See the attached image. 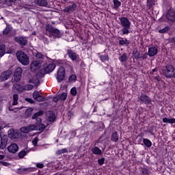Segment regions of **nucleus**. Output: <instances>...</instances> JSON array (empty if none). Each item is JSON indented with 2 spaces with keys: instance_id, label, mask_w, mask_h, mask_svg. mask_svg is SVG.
I'll return each instance as SVG.
<instances>
[{
  "instance_id": "obj_1",
  "label": "nucleus",
  "mask_w": 175,
  "mask_h": 175,
  "mask_svg": "<svg viewBox=\"0 0 175 175\" xmlns=\"http://www.w3.org/2000/svg\"><path fill=\"white\" fill-rule=\"evenodd\" d=\"M162 75L165 79H175V67L172 64H167L161 69Z\"/></svg>"
},
{
  "instance_id": "obj_2",
  "label": "nucleus",
  "mask_w": 175,
  "mask_h": 175,
  "mask_svg": "<svg viewBox=\"0 0 175 175\" xmlns=\"http://www.w3.org/2000/svg\"><path fill=\"white\" fill-rule=\"evenodd\" d=\"M120 21V25L122 29L120 30L122 35H129V29H131V21L127 17L122 16L118 18Z\"/></svg>"
},
{
  "instance_id": "obj_3",
  "label": "nucleus",
  "mask_w": 175,
  "mask_h": 175,
  "mask_svg": "<svg viewBox=\"0 0 175 175\" xmlns=\"http://www.w3.org/2000/svg\"><path fill=\"white\" fill-rule=\"evenodd\" d=\"M16 58L22 65L27 66L29 65V57L23 51H19L16 53Z\"/></svg>"
},
{
  "instance_id": "obj_4",
  "label": "nucleus",
  "mask_w": 175,
  "mask_h": 175,
  "mask_svg": "<svg viewBox=\"0 0 175 175\" xmlns=\"http://www.w3.org/2000/svg\"><path fill=\"white\" fill-rule=\"evenodd\" d=\"M46 31L51 33L54 38H61V36H62L61 31H59L58 29L53 27V26L51 25H47L46 26Z\"/></svg>"
},
{
  "instance_id": "obj_5",
  "label": "nucleus",
  "mask_w": 175,
  "mask_h": 175,
  "mask_svg": "<svg viewBox=\"0 0 175 175\" xmlns=\"http://www.w3.org/2000/svg\"><path fill=\"white\" fill-rule=\"evenodd\" d=\"M66 76L65 68L64 67L60 66L57 70L56 79L58 83H61V81H64Z\"/></svg>"
},
{
  "instance_id": "obj_6",
  "label": "nucleus",
  "mask_w": 175,
  "mask_h": 175,
  "mask_svg": "<svg viewBox=\"0 0 175 175\" xmlns=\"http://www.w3.org/2000/svg\"><path fill=\"white\" fill-rule=\"evenodd\" d=\"M32 131H38V126L31 124L26 127L23 126L21 128V132L23 133H28L29 132H32Z\"/></svg>"
},
{
  "instance_id": "obj_7",
  "label": "nucleus",
  "mask_w": 175,
  "mask_h": 175,
  "mask_svg": "<svg viewBox=\"0 0 175 175\" xmlns=\"http://www.w3.org/2000/svg\"><path fill=\"white\" fill-rule=\"evenodd\" d=\"M139 99L140 102L144 103V105H150V103H151V98L146 94L142 93Z\"/></svg>"
},
{
  "instance_id": "obj_8",
  "label": "nucleus",
  "mask_w": 175,
  "mask_h": 175,
  "mask_svg": "<svg viewBox=\"0 0 175 175\" xmlns=\"http://www.w3.org/2000/svg\"><path fill=\"white\" fill-rule=\"evenodd\" d=\"M15 42L21 46H26L27 43H28V38L24 36L16 37Z\"/></svg>"
},
{
  "instance_id": "obj_9",
  "label": "nucleus",
  "mask_w": 175,
  "mask_h": 175,
  "mask_svg": "<svg viewBox=\"0 0 175 175\" xmlns=\"http://www.w3.org/2000/svg\"><path fill=\"white\" fill-rule=\"evenodd\" d=\"M67 54L71 61H77V59H79V55H77V53H76L75 51L72 49H68Z\"/></svg>"
},
{
  "instance_id": "obj_10",
  "label": "nucleus",
  "mask_w": 175,
  "mask_h": 175,
  "mask_svg": "<svg viewBox=\"0 0 175 175\" xmlns=\"http://www.w3.org/2000/svg\"><path fill=\"white\" fill-rule=\"evenodd\" d=\"M44 70L45 73H51L54 69H55V64L51 63L49 65L44 64Z\"/></svg>"
},
{
  "instance_id": "obj_11",
  "label": "nucleus",
  "mask_w": 175,
  "mask_h": 175,
  "mask_svg": "<svg viewBox=\"0 0 175 175\" xmlns=\"http://www.w3.org/2000/svg\"><path fill=\"white\" fill-rule=\"evenodd\" d=\"M77 8V5H76V3H73L71 5H68L67 7H66L64 10L63 12L64 13H73V12H75V10H76V8Z\"/></svg>"
},
{
  "instance_id": "obj_12",
  "label": "nucleus",
  "mask_w": 175,
  "mask_h": 175,
  "mask_svg": "<svg viewBox=\"0 0 175 175\" xmlns=\"http://www.w3.org/2000/svg\"><path fill=\"white\" fill-rule=\"evenodd\" d=\"M12 75V72L10 70H7L2 72L0 75V81H5L8 80L10 75Z\"/></svg>"
},
{
  "instance_id": "obj_13",
  "label": "nucleus",
  "mask_w": 175,
  "mask_h": 175,
  "mask_svg": "<svg viewBox=\"0 0 175 175\" xmlns=\"http://www.w3.org/2000/svg\"><path fill=\"white\" fill-rule=\"evenodd\" d=\"M21 75H23V68L21 67L17 68L14 72V80L19 81L21 79Z\"/></svg>"
},
{
  "instance_id": "obj_14",
  "label": "nucleus",
  "mask_w": 175,
  "mask_h": 175,
  "mask_svg": "<svg viewBox=\"0 0 175 175\" xmlns=\"http://www.w3.org/2000/svg\"><path fill=\"white\" fill-rule=\"evenodd\" d=\"M158 54V48L157 46H151L148 49V55L149 57H154Z\"/></svg>"
},
{
  "instance_id": "obj_15",
  "label": "nucleus",
  "mask_w": 175,
  "mask_h": 175,
  "mask_svg": "<svg viewBox=\"0 0 175 175\" xmlns=\"http://www.w3.org/2000/svg\"><path fill=\"white\" fill-rule=\"evenodd\" d=\"M8 150L9 152L14 154L18 151V145H17V144H11L10 146L8 147Z\"/></svg>"
},
{
  "instance_id": "obj_16",
  "label": "nucleus",
  "mask_w": 175,
  "mask_h": 175,
  "mask_svg": "<svg viewBox=\"0 0 175 175\" xmlns=\"http://www.w3.org/2000/svg\"><path fill=\"white\" fill-rule=\"evenodd\" d=\"M6 146H8V137L6 135H3L1 138V144H0L1 150H3L6 148Z\"/></svg>"
},
{
  "instance_id": "obj_17",
  "label": "nucleus",
  "mask_w": 175,
  "mask_h": 175,
  "mask_svg": "<svg viewBox=\"0 0 175 175\" xmlns=\"http://www.w3.org/2000/svg\"><path fill=\"white\" fill-rule=\"evenodd\" d=\"M166 18L168 19L169 21H175V11L170 10L167 12L166 14Z\"/></svg>"
},
{
  "instance_id": "obj_18",
  "label": "nucleus",
  "mask_w": 175,
  "mask_h": 175,
  "mask_svg": "<svg viewBox=\"0 0 175 175\" xmlns=\"http://www.w3.org/2000/svg\"><path fill=\"white\" fill-rule=\"evenodd\" d=\"M19 135L20 134L14 131V130L8 131V137H10V139H18Z\"/></svg>"
},
{
  "instance_id": "obj_19",
  "label": "nucleus",
  "mask_w": 175,
  "mask_h": 175,
  "mask_svg": "<svg viewBox=\"0 0 175 175\" xmlns=\"http://www.w3.org/2000/svg\"><path fill=\"white\" fill-rule=\"evenodd\" d=\"M43 111H39L38 112H36L33 116L32 120H36L38 122H42V119H40L39 117L40 116H42Z\"/></svg>"
},
{
  "instance_id": "obj_20",
  "label": "nucleus",
  "mask_w": 175,
  "mask_h": 175,
  "mask_svg": "<svg viewBox=\"0 0 175 175\" xmlns=\"http://www.w3.org/2000/svg\"><path fill=\"white\" fill-rule=\"evenodd\" d=\"M46 118L48 121L53 122L54 120H55V114H54L53 111H49L46 113Z\"/></svg>"
},
{
  "instance_id": "obj_21",
  "label": "nucleus",
  "mask_w": 175,
  "mask_h": 175,
  "mask_svg": "<svg viewBox=\"0 0 175 175\" xmlns=\"http://www.w3.org/2000/svg\"><path fill=\"white\" fill-rule=\"evenodd\" d=\"M38 66H39V61L38 60H36V61H33L31 65H30V68H31V70L32 72H33V70H36Z\"/></svg>"
},
{
  "instance_id": "obj_22",
  "label": "nucleus",
  "mask_w": 175,
  "mask_h": 175,
  "mask_svg": "<svg viewBox=\"0 0 175 175\" xmlns=\"http://www.w3.org/2000/svg\"><path fill=\"white\" fill-rule=\"evenodd\" d=\"M98 55L102 62L109 61V55H107V54L103 55V54L98 53Z\"/></svg>"
},
{
  "instance_id": "obj_23",
  "label": "nucleus",
  "mask_w": 175,
  "mask_h": 175,
  "mask_svg": "<svg viewBox=\"0 0 175 175\" xmlns=\"http://www.w3.org/2000/svg\"><path fill=\"white\" fill-rule=\"evenodd\" d=\"M111 140L112 142H114L115 143H117V142H118V140H120V137H118V134L117 133V131H115L111 135Z\"/></svg>"
},
{
  "instance_id": "obj_24",
  "label": "nucleus",
  "mask_w": 175,
  "mask_h": 175,
  "mask_svg": "<svg viewBox=\"0 0 175 175\" xmlns=\"http://www.w3.org/2000/svg\"><path fill=\"white\" fill-rule=\"evenodd\" d=\"M37 3L39 6H42L44 8H46L49 4L47 0H38Z\"/></svg>"
},
{
  "instance_id": "obj_25",
  "label": "nucleus",
  "mask_w": 175,
  "mask_h": 175,
  "mask_svg": "<svg viewBox=\"0 0 175 175\" xmlns=\"http://www.w3.org/2000/svg\"><path fill=\"white\" fill-rule=\"evenodd\" d=\"M155 5V1L154 0H147V8L150 10V9H152V6Z\"/></svg>"
},
{
  "instance_id": "obj_26",
  "label": "nucleus",
  "mask_w": 175,
  "mask_h": 175,
  "mask_svg": "<svg viewBox=\"0 0 175 175\" xmlns=\"http://www.w3.org/2000/svg\"><path fill=\"white\" fill-rule=\"evenodd\" d=\"M93 154H94V155H100L102 154V150L99 149V148L98 147H94L92 150Z\"/></svg>"
},
{
  "instance_id": "obj_27",
  "label": "nucleus",
  "mask_w": 175,
  "mask_h": 175,
  "mask_svg": "<svg viewBox=\"0 0 175 175\" xmlns=\"http://www.w3.org/2000/svg\"><path fill=\"white\" fill-rule=\"evenodd\" d=\"M18 103V94H14L13 95V103L12 106H16Z\"/></svg>"
},
{
  "instance_id": "obj_28",
  "label": "nucleus",
  "mask_w": 175,
  "mask_h": 175,
  "mask_svg": "<svg viewBox=\"0 0 175 175\" xmlns=\"http://www.w3.org/2000/svg\"><path fill=\"white\" fill-rule=\"evenodd\" d=\"M33 89V85L31 84H27L26 85H24L23 88H22V89H21L20 90H24V91H31V90Z\"/></svg>"
},
{
  "instance_id": "obj_29",
  "label": "nucleus",
  "mask_w": 175,
  "mask_h": 175,
  "mask_svg": "<svg viewBox=\"0 0 175 175\" xmlns=\"http://www.w3.org/2000/svg\"><path fill=\"white\" fill-rule=\"evenodd\" d=\"M143 143H144V144L146 145V147H148V148H150L152 146V142H151V141H150V139H148L144 138L143 139Z\"/></svg>"
},
{
  "instance_id": "obj_30",
  "label": "nucleus",
  "mask_w": 175,
  "mask_h": 175,
  "mask_svg": "<svg viewBox=\"0 0 175 175\" xmlns=\"http://www.w3.org/2000/svg\"><path fill=\"white\" fill-rule=\"evenodd\" d=\"M5 49V45L3 44L0 45V57H3V55H5V53L6 52Z\"/></svg>"
},
{
  "instance_id": "obj_31",
  "label": "nucleus",
  "mask_w": 175,
  "mask_h": 175,
  "mask_svg": "<svg viewBox=\"0 0 175 175\" xmlns=\"http://www.w3.org/2000/svg\"><path fill=\"white\" fill-rule=\"evenodd\" d=\"M28 83L35 84L38 87V85H39V79H38L37 78L35 79V77H33V79H29Z\"/></svg>"
},
{
  "instance_id": "obj_32",
  "label": "nucleus",
  "mask_w": 175,
  "mask_h": 175,
  "mask_svg": "<svg viewBox=\"0 0 175 175\" xmlns=\"http://www.w3.org/2000/svg\"><path fill=\"white\" fill-rule=\"evenodd\" d=\"M133 55L135 59H139V58H140V52L137 50H134L133 51Z\"/></svg>"
},
{
  "instance_id": "obj_33",
  "label": "nucleus",
  "mask_w": 175,
  "mask_h": 175,
  "mask_svg": "<svg viewBox=\"0 0 175 175\" xmlns=\"http://www.w3.org/2000/svg\"><path fill=\"white\" fill-rule=\"evenodd\" d=\"M66 98H68V94H66V92H64L59 95V98L60 100H66Z\"/></svg>"
},
{
  "instance_id": "obj_34",
  "label": "nucleus",
  "mask_w": 175,
  "mask_h": 175,
  "mask_svg": "<svg viewBox=\"0 0 175 175\" xmlns=\"http://www.w3.org/2000/svg\"><path fill=\"white\" fill-rule=\"evenodd\" d=\"M119 44L120 46H124V44H129V41L126 38L122 39L119 40Z\"/></svg>"
},
{
  "instance_id": "obj_35",
  "label": "nucleus",
  "mask_w": 175,
  "mask_h": 175,
  "mask_svg": "<svg viewBox=\"0 0 175 175\" xmlns=\"http://www.w3.org/2000/svg\"><path fill=\"white\" fill-rule=\"evenodd\" d=\"M126 59H128V56H126V53H124L119 58V60L120 61V62H126Z\"/></svg>"
},
{
  "instance_id": "obj_36",
  "label": "nucleus",
  "mask_w": 175,
  "mask_h": 175,
  "mask_svg": "<svg viewBox=\"0 0 175 175\" xmlns=\"http://www.w3.org/2000/svg\"><path fill=\"white\" fill-rule=\"evenodd\" d=\"M66 152H68V148L60 149L56 152V154L57 155H61L62 154H65Z\"/></svg>"
},
{
  "instance_id": "obj_37",
  "label": "nucleus",
  "mask_w": 175,
  "mask_h": 175,
  "mask_svg": "<svg viewBox=\"0 0 175 175\" xmlns=\"http://www.w3.org/2000/svg\"><path fill=\"white\" fill-rule=\"evenodd\" d=\"M170 27L169 26L165 27V28L159 30V33H166V32H169Z\"/></svg>"
},
{
  "instance_id": "obj_38",
  "label": "nucleus",
  "mask_w": 175,
  "mask_h": 175,
  "mask_svg": "<svg viewBox=\"0 0 175 175\" xmlns=\"http://www.w3.org/2000/svg\"><path fill=\"white\" fill-rule=\"evenodd\" d=\"M28 153V152L25 151V150H21L19 153H18V157L19 158L21 159H23L24 157H25V155H27V154Z\"/></svg>"
},
{
  "instance_id": "obj_39",
  "label": "nucleus",
  "mask_w": 175,
  "mask_h": 175,
  "mask_svg": "<svg viewBox=\"0 0 175 175\" xmlns=\"http://www.w3.org/2000/svg\"><path fill=\"white\" fill-rule=\"evenodd\" d=\"M113 6L115 9H118V8H120L121 6V3L118 0H113Z\"/></svg>"
},
{
  "instance_id": "obj_40",
  "label": "nucleus",
  "mask_w": 175,
  "mask_h": 175,
  "mask_svg": "<svg viewBox=\"0 0 175 175\" xmlns=\"http://www.w3.org/2000/svg\"><path fill=\"white\" fill-rule=\"evenodd\" d=\"M14 88H16L17 91H18L19 92H23V91H24V90H22V88H24V85H21L20 84H16L14 85Z\"/></svg>"
},
{
  "instance_id": "obj_41",
  "label": "nucleus",
  "mask_w": 175,
  "mask_h": 175,
  "mask_svg": "<svg viewBox=\"0 0 175 175\" xmlns=\"http://www.w3.org/2000/svg\"><path fill=\"white\" fill-rule=\"evenodd\" d=\"M76 79L77 77H76V75H72L69 78H68V81L70 83H73L74 81H76Z\"/></svg>"
},
{
  "instance_id": "obj_42",
  "label": "nucleus",
  "mask_w": 175,
  "mask_h": 175,
  "mask_svg": "<svg viewBox=\"0 0 175 175\" xmlns=\"http://www.w3.org/2000/svg\"><path fill=\"white\" fill-rule=\"evenodd\" d=\"M40 96V94H39V92L38 91H34L33 93V98L35 100H36L38 97Z\"/></svg>"
},
{
  "instance_id": "obj_43",
  "label": "nucleus",
  "mask_w": 175,
  "mask_h": 175,
  "mask_svg": "<svg viewBox=\"0 0 175 175\" xmlns=\"http://www.w3.org/2000/svg\"><path fill=\"white\" fill-rule=\"evenodd\" d=\"M36 58H37L38 59H44V55L43 54H42V53L40 52H38L37 53H36V55H35Z\"/></svg>"
},
{
  "instance_id": "obj_44",
  "label": "nucleus",
  "mask_w": 175,
  "mask_h": 175,
  "mask_svg": "<svg viewBox=\"0 0 175 175\" xmlns=\"http://www.w3.org/2000/svg\"><path fill=\"white\" fill-rule=\"evenodd\" d=\"M70 94L71 95H72L73 96H76V95H77V90H76V88H72L70 90Z\"/></svg>"
},
{
  "instance_id": "obj_45",
  "label": "nucleus",
  "mask_w": 175,
  "mask_h": 175,
  "mask_svg": "<svg viewBox=\"0 0 175 175\" xmlns=\"http://www.w3.org/2000/svg\"><path fill=\"white\" fill-rule=\"evenodd\" d=\"M32 111H33V109H32V108L27 109V110L25 111L26 116H31V114H32Z\"/></svg>"
},
{
  "instance_id": "obj_46",
  "label": "nucleus",
  "mask_w": 175,
  "mask_h": 175,
  "mask_svg": "<svg viewBox=\"0 0 175 175\" xmlns=\"http://www.w3.org/2000/svg\"><path fill=\"white\" fill-rule=\"evenodd\" d=\"M9 32H10V28L7 26V27L4 29V30H3V35H8V33H9Z\"/></svg>"
},
{
  "instance_id": "obj_47",
  "label": "nucleus",
  "mask_w": 175,
  "mask_h": 175,
  "mask_svg": "<svg viewBox=\"0 0 175 175\" xmlns=\"http://www.w3.org/2000/svg\"><path fill=\"white\" fill-rule=\"evenodd\" d=\"M36 100L37 102H44V100H46V98L40 95V96Z\"/></svg>"
},
{
  "instance_id": "obj_48",
  "label": "nucleus",
  "mask_w": 175,
  "mask_h": 175,
  "mask_svg": "<svg viewBox=\"0 0 175 175\" xmlns=\"http://www.w3.org/2000/svg\"><path fill=\"white\" fill-rule=\"evenodd\" d=\"M71 64H72V63L69 61L65 60L64 62V65L66 66V68H70Z\"/></svg>"
},
{
  "instance_id": "obj_49",
  "label": "nucleus",
  "mask_w": 175,
  "mask_h": 175,
  "mask_svg": "<svg viewBox=\"0 0 175 175\" xmlns=\"http://www.w3.org/2000/svg\"><path fill=\"white\" fill-rule=\"evenodd\" d=\"M39 139L38 137H35L33 140H32V144L33 146H34V147H36V146H38V142Z\"/></svg>"
},
{
  "instance_id": "obj_50",
  "label": "nucleus",
  "mask_w": 175,
  "mask_h": 175,
  "mask_svg": "<svg viewBox=\"0 0 175 175\" xmlns=\"http://www.w3.org/2000/svg\"><path fill=\"white\" fill-rule=\"evenodd\" d=\"M37 167H38L39 169H43V167H44V165L42 163H38L36 164Z\"/></svg>"
},
{
  "instance_id": "obj_51",
  "label": "nucleus",
  "mask_w": 175,
  "mask_h": 175,
  "mask_svg": "<svg viewBox=\"0 0 175 175\" xmlns=\"http://www.w3.org/2000/svg\"><path fill=\"white\" fill-rule=\"evenodd\" d=\"M25 100L26 102H29V103H31V104L34 103V102H35V101H33V100L32 98H25Z\"/></svg>"
},
{
  "instance_id": "obj_52",
  "label": "nucleus",
  "mask_w": 175,
  "mask_h": 175,
  "mask_svg": "<svg viewBox=\"0 0 175 175\" xmlns=\"http://www.w3.org/2000/svg\"><path fill=\"white\" fill-rule=\"evenodd\" d=\"M98 164H100V166H102V165H103V163H105V158L98 159Z\"/></svg>"
},
{
  "instance_id": "obj_53",
  "label": "nucleus",
  "mask_w": 175,
  "mask_h": 175,
  "mask_svg": "<svg viewBox=\"0 0 175 175\" xmlns=\"http://www.w3.org/2000/svg\"><path fill=\"white\" fill-rule=\"evenodd\" d=\"M53 102H55V103H57V102H58V100H59V96L58 95V96H55L54 98H53Z\"/></svg>"
},
{
  "instance_id": "obj_54",
  "label": "nucleus",
  "mask_w": 175,
  "mask_h": 175,
  "mask_svg": "<svg viewBox=\"0 0 175 175\" xmlns=\"http://www.w3.org/2000/svg\"><path fill=\"white\" fill-rule=\"evenodd\" d=\"M170 119L167 118H163V122L169 124Z\"/></svg>"
},
{
  "instance_id": "obj_55",
  "label": "nucleus",
  "mask_w": 175,
  "mask_h": 175,
  "mask_svg": "<svg viewBox=\"0 0 175 175\" xmlns=\"http://www.w3.org/2000/svg\"><path fill=\"white\" fill-rule=\"evenodd\" d=\"M169 124H175V118H170Z\"/></svg>"
},
{
  "instance_id": "obj_56",
  "label": "nucleus",
  "mask_w": 175,
  "mask_h": 175,
  "mask_svg": "<svg viewBox=\"0 0 175 175\" xmlns=\"http://www.w3.org/2000/svg\"><path fill=\"white\" fill-rule=\"evenodd\" d=\"M76 137V132L72 131L71 135H70V139H73V137Z\"/></svg>"
},
{
  "instance_id": "obj_57",
  "label": "nucleus",
  "mask_w": 175,
  "mask_h": 175,
  "mask_svg": "<svg viewBox=\"0 0 175 175\" xmlns=\"http://www.w3.org/2000/svg\"><path fill=\"white\" fill-rule=\"evenodd\" d=\"M170 43H175V37L169 39Z\"/></svg>"
},
{
  "instance_id": "obj_58",
  "label": "nucleus",
  "mask_w": 175,
  "mask_h": 175,
  "mask_svg": "<svg viewBox=\"0 0 175 175\" xmlns=\"http://www.w3.org/2000/svg\"><path fill=\"white\" fill-rule=\"evenodd\" d=\"M158 68H154L152 70V71L150 72V75H154V72H157Z\"/></svg>"
},
{
  "instance_id": "obj_59",
  "label": "nucleus",
  "mask_w": 175,
  "mask_h": 175,
  "mask_svg": "<svg viewBox=\"0 0 175 175\" xmlns=\"http://www.w3.org/2000/svg\"><path fill=\"white\" fill-rule=\"evenodd\" d=\"M142 59H146L147 58V53H145L142 57Z\"/></svg>"
},
{
  "instance_id": "obj_60",
  "label": "nucleus",
  "mask_w": 175,
  "mask_h": 175,
  "mask_svg": "<svg viewBox=\"0 0 175 175\" xmlns=\"http://www.w3.org/2000/svg\"><path fill=\"white\" fill-rule=\"evenodd\" d=\"M155 79L157 80V81H159V80H161V78L159 77V76H157L155 77Z\"/></svg>"
},
{
  "instance_id": "obj_61",
  "label": "nucleus",
  "mask_w": 175,
  "mask_h": 175,
  "mask_svg": "<svg viewBox=\"0 0 175 175\" xmlns=\"http://www.w3.org/2000/svg\"><path fill=\"white\" fill-rule=\"evenodd\" d=\"M5 158L4 155L0 154V161Z\"/></svg>"
},
{
  "instance_id": "obj_62",
  "label": "nucleus",
  "mask_w": 175,
  "mask_h": 175,
  "mask_svg": "<svg viewBox=\"0 0 175 175\" xmlns=\"http://www.w3.org/2000/svg\"><path fill=\"white\" fill-rule=\"evenodd\" d=\"M41 128H42L43 129H44V128H46V126H44V124L41 125Z\"/></svg>"
},
{
  "instance_id": "obj_63",
  "label": "nucleus",
  "mask_w": 175,
  "mask_h": 175,
  "mask_svg": "<svg viewBox=\"0 0 175 175\" xmlns=\"http://www.w3.org/2000/svg\"><path fill=\"white\" fill-rule=\"evenodd\" d=\"M9 110L10 111H13V109H12V107H9Z\"/></svg>"
},
{
  "instance_id": "obj_64",
  "label": "nucleus",
  "mask_w": 175,
  "mask_h": 175,
  "mask_svg": "<svg viewBox=\"0 0 175 175\" xmlns=\"http://www.w3.org/2000/svg\"><path fill=\"white\" fill-rule=\"evenodd\" d=\"M17 0H10V2H16Z\"/></svg>"
}]
</instances>
